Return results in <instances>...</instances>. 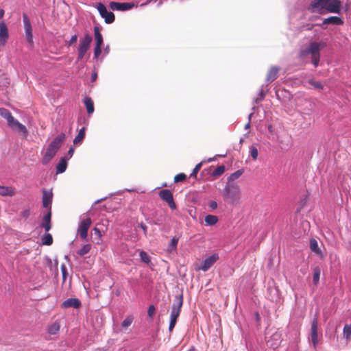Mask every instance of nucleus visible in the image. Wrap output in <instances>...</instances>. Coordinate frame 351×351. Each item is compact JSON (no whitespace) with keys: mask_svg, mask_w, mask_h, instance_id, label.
<instances>
[{"mask_svg":"<svg viewBox=\"0 0 351 351\" xmlns=\"http://www.w3.org/2000/svg\"><path fill=\"white\" fill-rule=\"evenodd\" d=\"M341 2L340 0H311L307 7L311 13L325 14L326 13H341Z\"/></svg>","mask_w":351,"mask_h":351,"instance_id":"1","label":"nucleus"},{"mask_svg":"<svg viewBox=\"0 0 351 351\" xmlns=\"http://www.w3.org/2000/svg\"><path fill=\"white\" fill-rule=\"evenodd\" d=\"M65 134L61 133L51 142L43 157L42 162L43 165H47L49 163L55 156L56 154L60 148L62 144L65 141Z\"/></svg>","mask_w":351,"mask_h":351,"instance_id":"2","label":"nucleus"},{"mask_svg":"<svg viewBox=\"0 0 351 351\" xmlns=\"http://www.w3.org/2000/svg\"><path fill=\"white\" fill-rule=\"evenodd\" d=\"M325 46L326 44L323 42H312L310 43L308 47L306 49L301 51L300 57L304 58L306 57L308 53H310L311 55V62L314 66L317 67L319 64L320 59L319 51L321 49L325 47Z\"/></svg>","mask_w":351,"mask_h":351,"instance_id":"3","label":"nucleus"},{"mask_svg":"<svg viewBox=\"0 0 351 351\" xmlns=\"http://www.w3.org/2000/svg\"><path fill=\"white\" fill-rule=\"evenodd\" d=\"M223 197L232 204L238 203L241 198L240 186L235 182H228L223 189Z\"/></svg>","mask_w":351,"mask_h":351,"instance_id":"4","label":"nucleus"},{"mask_svg":"<svg viewBox=\"0 0 351 351\" xmlns=\"http://www.w3.org/2000/svg\"><path fill=\"white\" fill-rule=\"evenodd\" d=\"M183 304L182 294L175 297L174 302L171 306L170 314V321L169 325V331L171 332L176 326L177 319L180 314L181 308Z\"/></svg>","mask_w":351,"mask_h":351,"instance_id":"5","label":"nucleus"},{"mask_svg":"<svg viewBox=\"0 0 351 351\" xmlns=\"http://www.w3.org/2000/svg\"><path fill=\"white\" fill-rule=\"evenodd\" d=\"M92 36L89 34H85L84 36L80 39L77 48V60L83 59L86 53L88 50L92 42Z\"/></svg>","mask_w":351,"mask_h":351,"instance_id":"6","label":"nucleus"},{"mask_svg":"<svg viewBox=\"0 0 351 351\" xmlns=\"http://www.w3.org/2000/svg\"><path fill=\"white\" fill-rule=\"evenodd\" d=\"M92 224L90 217H86L81 220L77 229V234L82 240H86L88 237V230Z\"/></svg>","mask_w":351,"mask_h":351,"instance_id":"7","label":"nucleus"},{"mask_svg":"<svg viewBox=\"0 0 351 351\" xmlns=\"http://www.w3.org/2000/svg\"><path fill=\"white\" fill-rule=\"evenodd\" d=\"M97 9L99 12L100 16L104 19L106 23L110 24L114 21V14L112 12H108L106 7L102 3H99L97 4Z\"/></svg>","mask_w":351,"mask_h":351,"instance_id":"8","label":"nucleus"},{"mask_svg":"<svg viewBox=\"0 0 351 351\" xmlns=\"http://www.w3.org/2000/svg\"><path fill=\"white\" fill-rule=\"evenodd\" d=\"M282 341V333L280 331H276L271 335L267 337V345L273 348L276 349L278 348Z\"/></svg>","mask_w":351,"mask_h":351,"instance_id":"9","label":"nucleus"},{"mask_svg":"<svg viewBox=\"0 0 351 351\" xmlns=\"http://www.w3.org/2000/svg\"><path fill=\"white\" fill-rule=\"evenodd\" d=\"M23 21L25 32V38L31 45L33 44V34L30 20L26 14H23Z\"/></svg>","mask_w":351,"mask_h":351,"instance_id":"10","label":"nucleus"},{"mask_svg":"<svg viewBox=\"0 0 351 351\" xmlns=\"http://www.w3.org/2000/svg\"><path fill=\"white\" fill-rule=\"evenodd\" d=\"M160 197L167 203L169 206L172 209L176 208V204L174 202L173 194L171 191L168 189H163L159 193Z\"/></svg>","mask_w":351,"mask_h":351,"instance_id":"11","label":"nucleus"},{"mask_svg":"<svg viewBox=\"0 0 351 351\" xmlns=\"http://www.w3.org/2000/svg\"><path fill=\"white\" fill-rule=\"evenodd\" d=\"M344 21L343 19L341 17L337 16H331L328 18H326L323 20V22L319 24V25L322 29H326V25H343Z\"/></svg>","mask_w":351,"mask_h":351,"instance_id":"12","label":"nucleus"},{"mask_svg":"<svg viewBox=\"0 0 351 351\" xmlns=\"http://www.w3.org/2000/svg\"><path fill=\"white\" fill-rule=\"evenodd\" d=\"M317 327H318V317L317 315L313 318L311 324V341L314 348H316L318 343V335H317Z\"/></svg>","mask_w":351,"mask_h":351,"instance_id":"13","label":"nucleus"},{"mask_svg":"<svg viewBox=\"0 0 351 351\" xmlns=\"http://www.w3.org/2000/svg\"><path fill=\"white\" fill-rule=\"evenodd\" d=\"M219 259V256L217 254H213L211 256L206 258L201 267H199L197 269L198 270H202L204 271H206L208 270L213 265L217 262V261Z\"/></svg>","mask_w":351,"mask_h":351,"instance_id":"14","label":"nucleus"},{"mask_svg":"<svg viewBox=\"0 0 351 351\" xmlns=\"http://www.w3.org/2000/svg\"><path fill=\"white\" fill-rule=\"evenodd\" d=\"M134 3H119L112 1L110 3V7L113 10L125 11L129 10L134 7Z\"/></svg>","mask_w":351,"mask_h":351,"instance_id":"15","label":"nucleus"},{"mask_svg":"<svg viewBox=\"0 0 351 351\" xmlns=\"http://www.w3.org/2000/svg\"><path fill=\"white\" fill-rule=\"evenodd\" d=\"M9 38L8 29L3 21L0 23V47H3Z\"/></svg>","mask_w":351,"mask_h":351,"instance_id":"16","label":"nucleus"},{"mask_svg":"<svg viewBox=\"0 0 351 351\" xmlns=\"http://www.w3.org/2000/svg\"><path fill=\"white\" fill-rule=\"evenodd\" d=\"M40 228H44L45 232H49L51 228V210L48 212L43 216V221L40 224Z\"/></svg>","mask_w":351,"mask_h":351,"instance_id":"17","label":"nucleus"},{"mask_svg":"<svg viewBox=\"0 0 351 351\" xmlns=\"http://www.w3.org/2000/svg\"><path fill=\"white\" fill-rule=\"evenodd\" d=\"M52 193L49 192L46 189L43 191V206L44 208H48V210H51V202H52Z\"/></svg>","mask_w":351,"mask_h":351,"instance_id":"18","label":"nucleus"},{"mask_svg":"<svg viewBox=\"0 0 351 351\" xmlns=\"http://www.w3.org/2000/svg\"><path fill=\"white\" fill-rule=\"evenodd\" d=\"M81 306V302L77 298H69L66 300L64 301L62 304V307L64 308L73 307L75 308H78Z\"/></svg>","mask_w":351,"mask_h":351,"instance_id":"19","label":"nucleus"},{"mask_svg":"<svg viewBox=\"0 0 351 351\" xmlns=\"http://www.w3.org/2000/svg\"><path fill=\"white\" fill-rule=\"evenodd\" d=\"M279 71V67L276 66H271L267 73L266 78L267 81L269 82L274 81L278 77Z\"/></svg>","mask_w":351,"mask_h":351,"instance_id":"20","label":"nucleus"},{"mask_svg":"<svg viewBox=\"0 0 351 351\" xmlns=\"http://www.w3.org/2000/svg\"><path fill=\"white\" fill-rule=\"evenodd\" d=\"M310 249L313 252L315 253L320 258H324L323 252L318 247L317 241L315 239H311L310 240Z\"/></svg>","mask_w":351,"mask_h":351,"instance_id":"21","label":"nucleus"},{"mask_svg":"<svg viewBox=\"0 0 351 351\" xmlns=\"http://www.w3.org/2000/svg\"><path fill=\"white\" fill-rule=\"evenodd\" d=\"M15 191L12 186H4L0 185V195L1 196H10L14 195Z\"/></svg>","mask_w":351,"mask_h":351,"instance_id":"22","label":"nucleus"},{"mask_svg":"<svg viewBox=\"0 0 351 351\" xmlns=\"http://www.w3.org/2000/svg\"><path fill=\"white\" fill-rule=\"evenodd\" d=\"M67 160L66 157L62 158L56 166V173H62L66 171L67 167Z\"/></svg>","mask_w":351,"mask_h":351,"instance_id":"23","label":"nucleus"},{"mask_svg":"<svg viewBox=\"0 0 351 351\" xmlns=\"http://www.w3.org/2000/svg\"><path fill=\"white\" fill-rule=\"evenodd\" d=\"M94 34L95 39V46H101L103 44V36L98 26L94 27Z\"/></svg>","mask_w":351,"mask_h":351,"instance_id":"24","label":"nucleus"},{"mask_svg":"<svg viewBox=\"0 0 351 351\" xmlns=\"http://www.w3.org/2000/svg\"><path fill=\"white\" fill-rule=\"evenodd\" d=\"M84 103L86 106L88 114H91L94 112V103L90 97H86L84 99Z\"/></svg>","mask_w":351,"mask_h":351,"instance_id":"25","label":"nucleus"},{"mask_svg":"<svg viewBox=\"0 0 351 351\" xmlns=\"http://www.w3.org/2000/svg\"><path fill=\"white\" fill-rule=\"evenodd\" d=\"M86 128H82L73 140L74 145L81 144L85 137Z\"/></svg>","mask_w":351,"mask_h":351,"instance_id":"26","label":"nucleus"},{"mask_svg":"<svg viewBox=\"0 0 351 351\" xmlns=\"http://www.w3.org/2000/svg\"><path fill=\"white\" fill-rule=\"evenodd\" d=\"M60 328V324L58 322H55L47 327V332L49 334L54 335L59 332Z\"/></svg>","mask_w":351,"mask_h":351,"instance_id":"27","label":"nucleus"},{"mask_svg":"<svg viewBox=\"0 0 351 351\" xmlns=\"http://www.w3.org/2000/svg\"><path fill=\"white\" fill-rule=\"evenodd\" d=\"M205 223L208 226H213L218 221V217L215 215H208L204 218Z\"/></svg>","mask_w":351,"mask_h":351,"instance_id":"28","label":"nucleus"},{"mask_svg":"<svg viewBox=\"0 0 351 351\" xmlns=\"http://www.w3.org/2000/svg\"><path fill=\"white\" fill-rule=\"evenodd\" d=\"M12 129L22 132L25 136H27V130L26 127L19 121L16 122V123L13 128H12Z\"/></svg>","mask_w":351,"mask_h":351,"instance_id":"29","label":"nucleus"},{"mask_svg":"<svg viewBox=\"0 0 351 351\" xmlns=\"http://www.w3.org/2000/svg\"><path fill=\"white\" fill-rule=\"evenodd\" d=\"M92 245L89 243L84 245L81 249L77 251V254L84 256L87 254L91 250Z\"/></svg>","mask_w":351,"mask_h":351,"instance_id":"30","label":"nucleus"},{"mask_svg":"<svg viewBox=\"0 0 351 351\" xmlns=\"http://www.w3.org/2000/svg\"><path fill=\"white\" fill-rule=\"evenodd\" d=\"M320 274H321V270L318 266L313 268V282L315 285H317L319 283Z\"/></svg>","mask_w":351,"mask_h":351,"instance_id":"31","label":"nucleus"},{"mask_svg":"<svg viewBox=\"0 0 351 351\" xmlns=\"http://www.w3.org/2000/svg\"><path fill=\"white\" fill-rule=\"evenodd\" d=\"M42 243L45 245H51L53 243L52 235L49 233H47L42 237Z\"/></svg>","mask_w":351,"mask_h":351,"instance_id":"32","label":"nucleus"},{"mask_svg":"<svg viewBox=\"0 0 351 351\" xmlns=\"http://www.w3.org/2000/svg\"><path fill=\"white\" fill-rule=\"evenodd\" d=\"M243 171L241 169L237 170L232 173L228 178V182H234V181L238 179L243 174Z\"/></svg>","mask_w":351,"mask_h":351,"instance_id":"33","label":"nucleus"},{"mask_svg":"<svg viewBox=\"0 0 351 351\" xmlns=\"http://www.w3.org/2000/svg\"><path fill=\"white\" fill-rule=\"evenodd\" d=\"M343 337L347 339H350L351 336V324H346L343 330Z\"/></svg>","mask_w":351,"mask_h":351,"instance_id":"34","label":"nucleus"},{"mask_svg":"<svg viewBox=\"0 0 351 351\" xmlns=\"http://www.w3.org/2000/svg\"><path fill=\"white\" fill-rule=\"evenodd\" d=\"M225 171V167L223 165H221L217 167L212 173L213 176L218 177L222 175Z\"/></svg>","mask_w":351,"mask_h":351,"instance_id":"35","label":"nucleus"},{"mask_svg":"<svg viewBox=\"0 0 351 351\" xmlns=\"http://www.w3.org/2000/svg\"><path fill=\"white\" fill-rule=\"evenodd\" d=\"M134 317L131 315L128 316L122 322L121 326L123 328H128L129 327L132 323L133 322Z\"/></svg>","mask_w":351,"mask_h":351,"instance_id":"36","label":"nucleus"},{"mask_svg":"<svg viewBox=\"0 0 351 351\" xmlns=\"http://www.w3.org/2000/svg\"><path fill=\"white\" fill-rule=\"evenodd\" d=\"M0 115L7 120L10 116H12V114L8 109L0 108Z\"/></svg>","mask_w":351,"mask_h":351,"instance_id":"37","label":"nucleus"},{"mask_svg":"<svg viewBox=\"0 0 351 351\" xmlns=\"http://www.w3.org/2000/svg\"><path fill=\"white\" fill-rule=\"evenodd\" d=\"M140 258H141V260L145 263H149L150 262V256L144 251H141L140 252Z\"/></svg>","mask_w":351,"mask_h":351,"instance_id":"38","label":"nucleus"},{"mask_svg":"<svg viewBox=\"0 0 351 351\" xmlns=\"http://www.w3.org/2000/svg\"><path fill=\"white\" fill-rule=\"evenodd\" d=\"M308 83L312 85L314 88L322 90L324 86L323 85L317 81H315L313 79L308 80Z\"/></svg>","mask_w":351,"mask_h":351,"instance_id":"39","label":"nucleus"},{"mask_svg":"<svg viewBox=\"0 0 351 351\" xmlns=\"http://www.w3.org/2000/svg\"><path fill=\"white\" fill-rule=\"evenodd\" d=\"M186 176L184 173H180L179 174H177L174 177V182H183L186 180Z\"/></svg>","mask_w":351,"mask_h":351,"instance_id":"40","label":"nucleus"},{"mask_svg":"<svg viewBox=\"0 0 351 351\" xmlns=\"http://www.w3.org/2000/svg\"><path fill=\"white\" fill-rule=\"evenodd\" d=\"M250 155L252 157L253 160H256L258 158V152L256 147H250Z\"/></svg>","mask_w":351,"mask_h":351,"instance_id":"41","label":"nucleus"},{"mask_svg":"<svg viewBox=\"0 0 351 351\" xmlns=\"http://www.w3.org/2000/svg\"><path fill=\"white\" fill-rule=\"evenodd\" d=\"M202 162H199L197 165H196V166L195 167V168L193 169V170L191 174V176L196 177L197 173L199 172V171L200 170V169L202 167Z\"/></svg>","mask_w":351,"mask_h":351,"instance_id":"42","label":"nucleus"},{"mask_svg":"<svg viewBox=\"0 0 351 351\" xmlns=\"http://www.w3.org/2000/svg\"><path fill=\"white\" fill-rule=\"evenodd\" d=\"M18 121L14 119V117L12 115L10 116L8 119H7L8 125L11 128L14 126V125Z\"/></svg>","mask_w":351,"mask_h":351,"instance_id":"43","label":"nucleus"},{"mask_svg":"<svg viewBox=\"0 0 351 351\" xmlns=\"http://www.w3.org/2000/svg\"><path fill=\"white\" fill-rule=\"evenodd\" d=\"M156 312V308L154 305H150L148 308L147 314L149 318L152 319Z\"/></svg>","mask_w":351,"mask_h":351,"instance_id":"44","label":"nucleus"},{"mask_svg":"<svg viewBox=\"0 0 351 351\" xmlns=\"http://www.w3.org/2000/svg\"><path fill=\"white\" fill-rule=\"evenodd\" d=\"M101 46H95V49H94L95 58H97L99 57V56L101 54Z\"/></svg>","mask_w":351,"mask_h":351,"instance_id":"45","label":"nucleus"},{"mask_svg":"<svg viewBox=\"0 0 351 351\" xmlns=\"http://www.w3.org/2000/svg\"><path fill=\"white\" fill-rule=\"evenodd\" d=\"M77 36L76 34L73 35L69 41L67 43L68 46H71L75 44L77 42Z\"/></svg>","mask_w":351,"mask_h":351,"instance_id":"46","label":"nucleus"},{"mask_svg":"<svg viewBox=\"0 0 351 351\" xmlns=\"http://www.w3.org/2000/svg\"><path fill=\"white\" fill-rule=\"evenodd\" d=\"M178 239L176 238V237H173L171 241V246L173 248V249H176V247H177V245H178Z\"/></svg>","mask_w":351,"mask_h":351,"instance_id":"47","label":"nucleus"},{"mask_svg":"<svg viewBox=\"0 0 351 351\" xmlns=\"http://www.w3.org/2000/svg\"><path fill=\"white\" fill-rule=\"evenodd\" d=\"M138 227H140L143 230L144 235L145 237H147V226L145 223H141L138 225Z\"/></svg>","mask_w":351,"mask_h":351,"instance_id":"48","label":"nucleus"},{"mask_svg":"<svg viewBox=\"0 0 351 351\" xmlns=\"http://www.w3.org/2000/svg\"><path fill=\"white\" fill-rule=\"evenodd\" d=\"M29 215L30 211L29 209L24 210L21 213V216L25 219L27 218L29 216Z\"/></svg>","mask_w":351,"mask_h":351,"instance_id":"49","label":"nucleus"},{"mask_svg":"<svg viewBox=\"0 0 351 351\" xmlns=\"http://www.w3.org/2000/svg\"><path fill=\"white\" fill-rule=\"evenodd\" d=\"M208 206L213 209V210H215L217 208V203L215 202V201H210L209 203H208Z\"/></svg>","mask_w":351,"mask_h":351,"instance_id":"50","label":"nucleus"},{"mask_svg":"<svg viewBox=\"0 0 351 351\" xmlns=\"http://www.w3.org/2000/svg\"><path fill=\"white\" fill-rule=\"evenodd\" d=\"M93 231L95 232V234H96L97 235L99 239H100L101 238V231L99 228L95 227L93 229Z\"/></svg>","mask_w":351,"mask_h":351,"instance_id":"51","label":"nucleus"},{"mask_svg":"<svg viewBox=\"0 0 351 351\" xmlns=\"http://www.w3.org/2000/svg\"><path fill=\"white\" fill-rule=\"evenodd\" d=\"M74 151H75L74 147H71L69 149V150L68 151V155H69V158L72 157V156L73 155Z\"/></svg>","mask_w":351,"mask_h":351,"instance_id":"52","label":"nucleus"},{"mask_svg":"<svg viewBox=\"0 0 351 351\" xmlns=\"http://www.w3.org/2000/svg\"><path fill=\"white\" fill-rule=\"evenodd\" d=\"M97 77V74L96 72H93L92 74H91V80H92V82H94L96 80Z\"/></svg>","mask_w":351,"mask_h":351,"instance_id":"53","label":"nucleus"},{"mask_svg":"<svg viewBox=\"0 0 351 351\" xmlns=\"http://www.w3.org/2000/svg\"><path fill=\"white\" fill-rule=\"evenodd\" d=\"M61 269H62L63 276L65 277V275H66V267H65V265H62Z\"/></svg>","mask_w":351,"mask_h":351,"instance_id":"54","label":"nucleus"},{"mask_svg":"<svg viewBox=\"0 0 351 351\" xmlns=\"http://www.w3.org/2000/svg\"><path fill=\"white\" fill-rule=\"evenodd\" d=\"M4 13H5L4 10L3 9H1L0 10V19L3 17Z\"/></svg>","mask_w":351,"mask_h":351,"instance_id":"55","label":"nucleus"},{"mask_svg":"<svg viewBox=\"0 0 351 351\" xmlns=\"http://www.w3.org/2000/svg\"><path fill=\"white\" fill-rule=\"evenodd\" d=\"M250 125V123H247L246 125H245V128H247Z\"/></svg>","mask_w":351,"mask_h":351,"instance_id":"56","label":"nucleus"}]
</instances>
